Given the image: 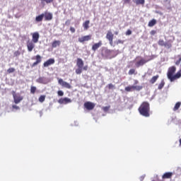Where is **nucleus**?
I'll return each instance as SVG.
<instances>
[{"label":"nucleus","mask_w":181,"mask_h":181,"mask_svg":"<svg viewBox=\"0 0 181 181\" xmlns=\"http://www.w3.org/2000/svg\"><path fill=\"white\" fill-rule=\"evenodd\" d=\"M76 66L78 69H83L84 66V62L81 58H78L76 60Z\"/></svg>","instance_id":"a211bd4d"},{"label":"nucleus","mask_w":181,"mask_h":181,"mask_svg":"<svg viewBox=\"0 0 181 181\" xmlns=\"http://www.w3.org/2000/svg\"><path fill=\"white\" fill-rule=\"evenodd\" d=\"M107 88H109V90H115V85L112 83H109L107 85Z\"/></svg>","instance_id":"2f4dec72"},{"label":"nucleus","mask_w":181,"mask_h":181,"mask_svg":"<svg viewBox=\"0 0 181 181\" xmlns=\"http://www.w3.org/2000/svg\"><path fill=\"white\" fill-rule=\"evenodd\" d=\"M180 105H181V103L180 102H177L175 107H173V111H177V110H179V108H180Z\"/></svg>","instance_id":"bb28decb"},{"label":"nucleus","mask_w":181,"mask_h":181,"mask_svg":"<svg viewBox=\"0 0 181 181\" xmlns=\"http://www.w3.org/2000/svg\"><path fill=\"white\" fill-rule=\"evenodd\" d=\"M76 74H81L83 73V68H78L76 69Z\"/></svg>","instance_id":"4c0bfd02"},{"label":"nucleus","mask_w":181,"mask_h":181,"mask_svg":"<svg viewBox=\"0 0 181 181\" xmlns=\"http://www.w3.org/2000/svg\"><path fill=\"white\" fill-rule=\"evenodd\" d=\"M144 87L142 86H127L124 90L127 93H130L131 91H141Z\"/></svg>","instance_id":"7ed1b4c3"},{"label":"nucleus","mask_w":181,"mask_h":181,"mask_svg":"<svg viewBox=\"0 0 181 181\" xmlns=\"http://www.w3.org/2000/svg\"><path fill=\"white\" fill-rule=\"evenodd\" d=\"M58 103H59V104H70L71 99L69 98H61L59 100Z\"/></svg>","instance_id":"f8f14e48"},{"label":"nucleus","mask_w":181,"mask_h":181,"mask_svg":"<svg viewBox=\"0 0 181 181\" xmlns=\"http://www.w3.org/2000/svg\"><path fill=\"white\" fill-rule=\"evenodd\" d=\"M175 73H176V66H170L167 72V77L168 80L171 81V83L175 81V80H177V78H180L181 77L180 71H177L176 74H175Z\"/></svg>","instance_id":"f03ea898"},{"label":"nucleus","mask_w":181,"mask_h":181,"mask_svg":"<svg viewBox=\"0 0 181 181\" xmlns=\"http://www.w3.org/2000/svg\"><path fill=\"white\" fill-rule=\"evenodd\" d=\"M103 46V41H99L97 43H95L93 46H92V50L93 52H95L96 50L98 49L99 47H101Z\"/></svg>","instance_id":"ddd939ff"},{"label":"nucleus","mask_w":181,"mask_h":181,"mask_svg":"<svg viewBox=\"0 0 181 181\" xmlns=\"http://www.w3.org/2000/svg\"><path fill=\"white\" fill-rule=\"evenodd\" d=\"M138 83H139V81H138V80H134V84H138Z\"/></svg>","instance_id":"8fccbe9b"},{"label":"nucleus","mask_w":181,"mask_h":181,"mask_svg":"<svg viewBox=\"0 0 181 181\" xmlns=\"http://www.w3.org/2000/svg\"><path fill=\"white\" fill-rule=\"evenodd\" d=\"M180 146H181V139H180Z\"/></svg>","instance_id":"603ef678"},{"label":"nucleus","mask_w":181,"mask_h":181,"mask_svg":"<svg viewBox=\"0 0 181 181\" xmlns=\"http://www.w3.org/2000/svg\"><path fill=\"white\" fill-rule=\"evenodd\" d=\"M91 35H85L81 37H79L78 40L80 43H84V42H88V40H91Z\"/></svg>","instance_id":"423d86ee"},{"label":"nucleus","mask_w":181,"mask_h":181,"mask_svg":"<svg viewBox=\"0 0 181 181\" xmlns=\"http://www.w3.org/2000/svg\"><path fill=\"white\" fill-rule=\"evenodd\" d=\"M84 107L86 108V110H88V111H91V110H94L95 105L91 102H86L84 103Z\"/></svg>","instance_id":"6e6552de"},{"label":"nucleus","mask_w":181,"mask_h":181,"mask_svg":"<svg viewBox=\"0 0 181 181\" xmlns=\"http://www.w3.org/2000/svg\"><path fill=\"white\" fill-rule=\"evenodd\" d=\"M58 95H59L60 97H63L64 95V93L62 90H59L57 92Z\"/></svg>","instance_id":"ea45409f"},{"label":"nucleus","mask_w":181,"mask_h":181,"mask_svg":"<svg viewBox=\"0 0 181 181\" xmlns=\"http://www.w3.org/2000/svg\"><path fill=\"white\" fill-rule=\"evenodd\" d=\"M13 100L15 104H19V103L23 100V96L13 95Z\"/></svg>","instance_id":"f3484780"},{"label":"nucleus","mask_w":181,"mask_h":181,"mask_svg":"<svg viewBox=\"0 0 181 181\" xmlns=\"http://www.w3.org/2000/svg\"><path fill=\"white\" fill-rule=\"evenodd\" d=\"M12 108H13V110H21V107H19V106L16 105H13Z\"/></svg>","instance_id":"79ce46f5"},{"label":"nucleus","mask_w":181,"mask_h":181,"mask_svg":"<svg viewBox=\"0 0 181 181\" xmlns=\"http://www.w3.org/2000/svg\"><path fill=\"white\" fill-rule=\"evenodd\" d=\"M139 112L146 118L151 117V105L148 102H143L139 107Z\"/></svg>","instance_id":"f257e3e1"},{"label":"nucleus","mask_w":181,"mask_h":181,"mask_svg":"<svg viewBox=\"0 0 181 181\" xmlns=\"http://www.w3.org/2000/svg\"><path fill=\"white\" fill-rule=\"evenodd\" d=\"M159 46H165V41L163 40H159L158 42Z\"/></svg>","instance_id":"58836bf2"},{"label":"nucleus","mask_w":181,"mask_h":181,"mask_svg":"<svg viewBox=\"0 0 181 181\" xmlns=\"http://www.w3.org/2000/svg\"><path fill=\"white\" fill-rule=\"evenodd\" d=\"M112 52H114V50L105 49L104 53L102 54L103 59H113V57H115V56L112 55Z\"/></svg>","instance_id":"20e7f679"},{"label":"nucleus","mask_w":181,"mask_h":181,"mask_svg":"<svg viewBox=\"0 0 181 181\" xmlns=\"http://www.w3.org/2000/svg\"><path fill=\"white\" fill-rule=\"evenodd\" d=\"M156 33V31L155 30H153L151 31V35H153Z\"/></svg>","instance_id":"09e8293b"},{"label":"nucleus","mask_w":181,"mask_h":181,"mask_svg":"<svg viewBox=\"0 0 181 181\" xmlns=\"http://www.w3.org/2000/svg\"><path fill=\"white\" fill-rule=\"evenodd\" d=\"M110 110V106H106V107H103V110L105 112H107V111H108Z\"/></svg>","instance_id":"37998d69"},{"label":"nucleus","mask_w":181,"mask_h":181,"mask_svg":"<svg viewBox=\"0 0 181 181\" xmlns=\"http://www.w3.org/2000/svg\"><path fill=\"white\" fill-rule=\"evenodd\" d=\"M35 62H34L32 65L31 67H35V66H37L39 63H42V57L39 54L35 56Z\"/></svg>","instance_id":"9b49d317"},{"label":"nucleus","mask_w":181,"mask_h":181,"mask_svg":"<svg viewBox=\"0 0 181 181\" xmlns=\"http://www.w3.org/2000/svg\"><path fill=\"white\" fill-rule=\"evenodd\" d=\"M166 49H170L172 47V43L167 42L164 44Z\"/></svg>","instance_id":"7c9ffc66"},{"label":"nucleus","mask_w":181,"mask_h":181,"mask_svg":"<svg viewBox=\"0 0 181 181\" xmlns=\"http://www.w3.org/2000/svg\"><path fill=\"white\" fill-rule=\"evenodd\" d=\"M54 63H55L54 59L51 58L44 62L43 66L44 67H49V66H52Z\"/></svg>","instance_id":"4468645a"},{"label":"nucleus","mask_w":181,"mask_h":181,"mask_svg":"<svg viewBox=\"0 0 181 181\" xmlns=\"http://www.w3.org/2000/svg\"><path fill=\"white\" fill-rule=\"evenodd\" d=\"M13 56H14V57H18L21 56V51L17 50V51L14 52Z\"/></svg>","instance_id":"e433bc0d"},{"label":"nucleus","mask_w":181,"mask_h":181,"mask_svg":"<svg viewBox=\"0 0 181 181\" xmlns=\"http://www.w3.org/2000/svg\"><path fill=\"white\" fill-rule=\"evenodd\" d=\"M136 71H135L134 69H131L129 71V76H132V74H136Z\"/></svg>","instance_id":"c9c22d12"},{"label":"nucleus","mask_w":181,"mask_h":181,"mask_svg":"<svg viewBox=\"0 0 181 181\" xmlns=\"http://www.w3.org/2000/svg\"><path fill=\"white\" fill-rule=\"evenodd\" d=\"M130 35H132V31L131 30H127L126 32V35L129 36Z\"/></svg>","instance_id":"c03bdc74"},{"label":"nucleus","mask_w":181,"mask_h":181,"mask_svg":"<svg viewBox=\"0 0 181 181\" xmlns=\"http://www.w3.org/2000/svg\"><path fill=\"white\" fill-rule=\"evenodd\" d=\"M158 78H159V75H156L153 76L151 79H150V83L151 84H155V83H156Z\"/></svg>","instance_id":"4be33fe9"},{"label":"nucleus","mask_w":181,"mask_h":181,"mask_svg":"<svg viewBox=\"0 0 181 181\" xmlns=\"http://www.w3.org/2000/svg\"><path fill=\"white\" fill-rule=\"evenodd\" d=\"M45 18V14L42 13L35 17V22H42Z\"/></svg>","instance_id":"412c9836"},{"label":"nucleus","mask_w":181,"mask_h":181,"mask_svg":"<svg viewBox=\"0 0 181 181\" xmlns=\"http://www.w3.org/2000/svg\"><path fill=\"white\" fill-rule=\"evenodd\" d=\"M59 84H60L61 86H62V87H65V88H71V85H70V83L63 81V79H59L58 81Z\"/></svg>","instance_id":"0eeeda50"},{"label":"nucleus","mask_w":181,"mask_h":181,"mask_svg":"<svg viewBox=\"0 0 181 181\" xmlns=\"http://www.w3.org/2000/svg\"><path fill=\"white\" fill-rule=\"evenodd\" d=\"M156 23H157L156 20L155 18H153L148 22V26H149V28H152V27L155 26Z\"/></svg>","instance_id":"b1692460"},{"label":"nucleus","mask_w":181,"mask_h":181,"mask_svg":"<svg viewBox=\"0 0 181 181\" xmlns=\"http://www.w3.org/2000/svg\"><path fill=\"white\" fill-rule=\"evenodd\" d=\"M45 21H52L53 19V14L49 12H45L44 13Z\"/></svg>","instance_id":"dca6fc26"},{"label":"nucleus","mask_w":181,"mask_h":181,"mask_svg":"<svg viewBox=\"0 0 181 181\" xmlns=\"http://www.w3.org/2000/svg\"><path fill=\"white\" fill-rule=\"evenodd\" d=\"M177 57L178 58V60H177L175 62V64H176V66H179L180 64V62H181V55H177Z\"/></svg>","instance_id":"473e14b6"},{"label":"nucleus","mask_w":181,"mask_h":181,"mask_svg":"<svg viewBox=\"0 0 181 181\" xmlns=\"http://www.w3.org/2000/svg\"><path fill=\"white\" fill-rule=\"evenodd\" d=\"M165 87V81H161L160 83L158 85V90H162Z\"/></svg>","instance_id":"c756f323"},{"label":"nucleus","mask_w":181,"mask_h":181,"mask_svg":"<svg viewBox=\"0 0 181 181\" xmlns=\"http://www.w3.org/2000/svg\"><path fill=\"white\" fill-rule=\"evenodd\" d=\"M115 35H118V31H116V32L115 33Z\"/></svg>","instance_id":"3c124183"},{"label":"nucleus","mask_w":181,"mask_h":181,"mask_svg":"<svg viewBox=\"0 0 181 181\" xmlns=\"http://www.w3.org/2000/svg\"><path fill=\"white\" fill-rule=\"evenodd\" d=\"M33 40L32 42L33 43H37L39 42V37H40V35H39V33L35 32L32 34Z\"/></svg>","instance_id":"9d476101"},{"label":"nucleus","mask_w":181,"mask_h":181,"mask_svg":"<svg viewBox=\"0 0 181 181\" xmlns=\"http://www.w3.org/2000/svg\"><path fill=\"white\" fill-rule=\"evenodd\" d=\"M106 39H107V40L109 41L110 46H113L114 34H112V32H111V30L107 31V33L106 35Z\"/></svg>","instance_id":"39448f33"},{"label":"nucleus","mask_w":181,"mask_h":181,"mask_svg":"<svg viewBox=\"0 0 181 181\" xmlns=\"http://www.w3.org/2000/svg\"><path fill=\"white\" fill-rule=\"evenodd\" d=\"M61 43H62V42H60V40H54V41L52 43V47L56 48L57 46H60Z\"/></svg>","instance_id":"5701e85b"},{"label":"nucleus","mask_w":181,"mask_h":181,"mask_svg":"<svg viewBox=\"0 0 181 181\" xmlns=\"http://www.w3.org/2000/svg\"><path fill=\"white\" fill-rule=\"evenodd\" d=\"M37 83H40V84H45V78L44 77H40L37 79Z\"/></svg>","instance_id":"a878e982"},{"label":"nucleus","mask_w":181,"mask_h":181,"mask_svg":"<svg viewBox=\"0 0 181 181\" xmlns=\"http://www.w3.org/2000/svg\"><path fill=\"white\" fill-rule=\"evenodd\" d=\"M124 5H127V4H131V0H122Z\"/></svg>","instance_id":"a19ab883"},{"label":"nucleus","mask_w":181,"mask_h":181,"mask_svg":"<svg viewBox=\"0 0 181 181\" xmlns=\"http://www.w3.org/2000/svg\"><path fill=\"white\" fill-rule=\"evenodd\" d=\"M46 100V95H42L40 96L39 99H38V101L40 103H45V100Z\"/></svg>","instance_id":"c85d7f7f"},{"label":"nucleus","mask_w":181,"mask_h":181,"mask_svg":"<svg viewBox=\"0 0 181 181\" xmlns=\"http://www.w3.org/2000/svg\"><path fill=\"white\" fill-rule=\"evenodd\" d=\"M136 5H145V0H136Z\"/></svg>","instance_id":"cd10ccee"},{"label":"nucleus","mask_w":181,"mask_h":181,"mask_svg":"<svg viewBox=\"0 0 181 181\" xmlns=\"http://www.w3.org/2000/svg\"><path fill=\"white\" fill-rule=\"evenodd\" d=\"M172 176H173V173H165L162 176V179H172Z\"/></svg>","instance_id":"6ab92c4d"},{"label":"nucleus","mask_w":181,"mask_h":181,"mask_svg":"<svg viewBox=\"0 0 181 181\" xmlns=\"http://www.w3.org/2000/svg\"><path fill=\"white\" fill-rule=\"evenodd\" d=\"M82 70H85V71H87L88 70V66H85L82 68Z\"/></svg>","instance_id":"de8ad7c7"},{"label":"nucleus","mask_w":181,"mask_h":181,"mask_svg":"<svg viewBox=\"0 0 181 181\" xmlns=\"http://www.w3.org/2000/svg\"><path fill=\"white\" fill-rule=\"evenodd\" d=\"M27 47L28 52H32L35 49V42L33 41H28L27 42Z\"/></svg>","instance_id":"2eb2a0df"},{"label":"nucleus","mask_w":181,"mask_h":181,"mask_svg":"<svg viewBox=\"0 0 181 181\" xmlns=\"http://www.w3.org/2000/svg\"><path fill=\"white\" fill-rule=\"evenodd\" d=\"M119 44L123 45L124 44V41H122L121 40H118L117 42V45H119Z\"/></svg>","instance_id":"49530a36"},{"label":"nucleus","mask_w":181,"mask_h":181,"mask_svg":"<svg viewBox=\"0 0 181 181\" xmlns=\"http://www.w3.org/2000/svg\"><path fill=\"white\" fill-rule=\"evenodd\" d=\"M42 4H53V2H54V0H40Z\"/></svg>","instance_id":"393cba45"},{"label":"nucleus","mask_w":181,"mask_h":181,"mask_svg":"<svg viewBox=\"0 0 181 181\" xmlns=\"http://www.w3.org/2000/svg\"><path fill=\"white\" fill-rule=\"evenodd\" d=\"M15 68H9L8 69H7V73L8 74H11V73H15Z\"/></svg>","instance_id":"f704fd0d"},{"label":"nucleus","mask_w":181,"mask_h":181,"mask_svg":"<svg viewBox=\"0 0 181 181\" xmlns=\"http://www.w3.org/2000/svg\"><path fill=\"white\" fill-rule=\"evenodd\" d=\"M69 30L72 33H76V28H74V27H70Z\"/></svg>","instance_id":"a18cd8bd"},{"label":"nucleus","mask_w":181,"mask_h":181,"mask_svg":"<svg viewBox=\"0 0 181 181\" xmlns=\"http://www.w3.org/2000/svg\"><path fill=\"white\" fill-rule=\"evenodd\" d=\"M90 21L87 20L83 23V28L84 30H88V28H90Z\"/></svg>","instance_id":"aec40b11"},{"label":"nucleus","mask_w":181,"mask_h":181,"mask_svg":"<svg viewBox=\"0 0 181 181\" xmlns=\"http://www.w3.org/2000/svg\"><path fill=\"white\" fill-rule=\"evenodd\" d=\"M36 86H31L30 87V93L31 94H35V93H36Z\"/></svg>","instance_id":"72a5a7b5"},{"label":"nucleus","mask_w":181,"mask_h":181,"mask_svg":"<svg viewBox=\"0 0 181 181\" xmlns=\"http://www.w3.org/2000/svg\"><path fill=\"white\" fill-rule=\"evenodd\" d=\"M151 60H152V59L148 60L141 59L136 63V67H141V66H144V64H146V63H148V62H151Z\"/></svg>","instance_id":"1a4fd4ad"}]
</instances>
